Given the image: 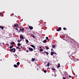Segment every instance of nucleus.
Instances as JSON below:
<instances>
[{"instance_id": "obj_1", "label": "nucleus", "mask_w": 79, "mask_h": 79, "mask_svg": "<svg viewBox=\"0 0 79 79\" xmlns=\"http://www.w3.org/2000/svg\"><path fill=\"white\" fill-rule=\"evenodd\" d=\"M10 52H13L14 53H15V52H16V49H15V48L10 49Z\"/></svg>"}, {"instance_id": "obj_2", "label": "nucleus", "mask_w": 79, "mask_h": 79, "mask_svg": "<svg viewBox=\"0 0 79 79\" xmlns=\"http://www.w3.org/2000/svg\"><path fill=\"white\" fill-rule=\"evenodd\" d=\"M19 31L22 32V33H24V29L23 28L19 29Z\"/></svg>"}, {"instance_id": "obj_3", "label": "nucleus", "mask_w": 79, "mask_h": 79, "mask_svg": "<svg viewBox=\"0 0 79 79\" xmlns=\"http://www.w3.org/2000/svg\"><path fill=\"white\" fill-rule=\"evenodd\" d=\"M61 30V27H59L57 29H56L57 31H60Z\"/></svg>"}, {"instance_id": "obj_4", "label": "nucleus", "mask_w": 79, "mask_h": 79, "mask_svg": "<svg viewBox=\"0 0 79 79\" xmlns=\"http://www.w3.org/2000/svg\"><path fill=\"white\" fill-rule=\"evenodd\" d=\"M29 50L31 51V52H32V51H33V49L32 48H28Z\"/></svg>"}, {"instance_id": "obj_5", "label": "nucleus", "mask_w": 79, "mask_h": 79, "mask_svg": "<svg viewBox=\"0 0 79 79\" xmlns=\"http://www.w3.org/2000/svg\"><path fill=\"white\" fill-rule=\"evenodd\" d=\"M29 29H30L31 30H32L33 29V27L31 26H29Z\"/></svg>"}, {"instance_id": "obj_6", "label": "nucleus", "mask_w": 79, "mask_h": 79, "mask_svg": "<svg viewBox=\"0 0 79 79\" xmlns=\"http://www.w3.org/2000/svg\"><path fill=\"white\" fill-rule=\"evenodd\" d=\"M55 53V52H51V55L52 56H53V55Z\"/></svg>"}, {"instance_id": "obj_7", "label": "nucleus", "mask_w": 79, "mask_h": 79, "mask_svg": "<svg viewBox=\"0 0 79 79\" xmlns=\"http://www.w3.org/2000/svg\"><path fill=\"white\" fill-rule=\"evenodd\" d=\"M20 39H24V37L22 36H20Z\"/></svg>"}, {"instance_id": "obj_8", "label": "nucleus", "mask_w": 79, "mask_h": 79, "mask_svg": "<svg viewBox=\"0 0 79 79\" xmlns=\"http://www.w3.org/2000/svg\"><path fill=\"white\" fill-rule=\"evenodd\" d=\"M12 44H13V45H15V42L13 41L11 42V44L12 45Z\"/></svg>"}, {"instance_id": "obj_9", "label": "nucleus", "mask_w": 79, "mask_h": 79, "mask_svg": "<svg viewBox=\"0 0 79 79\" xmlns=\"http://www.w3.org/2000/svg\"><path fill=\"white\" fill-rule=\"evenodd\" d=\"M31 47H33V48H35V46L33 44H31Z\"/></svg>"}, {"instance_id": "obj_10", "label": "nucleus", "mask_w": 79, "mask_h": 79, "mask_svg": "<svg viewBox=\"0 0 79 79\" xmlns=\"http://www.w3.org/2000/svg\"><path fill=\"white\" fill-rule=\"evenodd\" d=\"M60 63H58V65L57 66V68H60Z\"/></svg>"}, {"instance_id": "obj_11", "label": "nucleus", "mask_w": 79, "mask_h": 79, "mask_svg": "<svg viewBox=\"0 0 79 79\" xmlns=\"http://www.w3.org/2000/svg\"><path fill=\"white\" fill-rule=\"evenodd\" d=\"M0 28H1V29H3L4 27L2 26H0Z\"/></svg>"}, {"instance_id": "obj_12", "label": "nucleus", "mask_w": 79, "mask_h": 79, "mask_svg": "<svg viewBox=\"0 0 79 79\" xmlns=\"http://www.w3.org/2000/svg\"><path fill=\"white\" fill-rule=\"evenodd\" d=\"M43 42V43H46V42H47V40L46 39L44 40Z\"/></svg>"}, {"instance_id": "obj_13", "label": "nucleus", "mask_w": 79, "mask_h": 79, "mask_svg": "<svg viewBox=\"0 0 79 79\" xmlns=\"http://www.w3.org/2000/svg\"><path fill=\"white\" fill-rule=\"evenodd\" d=\"M35 60V58H32V59L31 60V61H34Z\"/></svg>"}, {"instance_id": "obj_14", "label": "nucleus", "mask_w": 79, "mask_h": 79, "mask_svg": "<svg viewBox=\"0 0 79 79\" xmlns=\"http://www.w3.org/2000/svg\"><path fill=\"white\" fill-rule=\"evenodd\" d=\"M13 45H12V46H10V48H13Z\"/></svg>"}, {"instance_id": "obj_15", "label": "nucleus", "mask_w": 79, "mask_h": 79, "mask_svg": "<svg viewBox=\"0 0 79 79\" xmlns=\"http://www.w3.org/2000/svg\"><path fill=\"white\" fill-rule=\"evenodd\" d=\"M25 40H26V42L27 44V43H28V42H29V41H28V40L26 39Z\"/></svg>"}, {"instance_id": "obj_16", "label": "nucleus", "mask_w": 79, "mask_h": 79, "mask_svg": "<svg viewBox=\"0 0 79 79\" xmlns=\"http://www.w3.org/2000/svg\"><path fill=\"white\" fill-rule=\"evenodd\" d=\"M17 45L18 46H21V44L20 43H18Z\"/></svg>"}, {"instance_id": "obj_17", "label": "nucleus", "mask_w": 79, "mask_h": 79, "mask_svg": "<svg viewBox=\"0 0 79 79\" xmlns=\"http://www.w3.org/2000/svg\"><path fill=\"white\" fill-rule=\"evenodd\" d=\"M19 26L18 24H16L15 25V27H16L17 26Z\"/></svg>"}, {"instance_id": "obj_18", "label": "nucleus", "mask_w": 79, "mask_h": 79, "mask_svg": "<svg viewBox=\"0 0 79 79\" xmlns=\"http://www.w3.org/2000/svg\"><path fill=\"white\" fill-rule=\"evenodd\" d=\"M46 48L47 50H48V49H49V48L48 46H47L46 47Z\"/></svg>"}, {"instance_id": "obj_19", "label": "nucleus", "mask_w": 79, "mask_h": 79, "mask_svg": "<svg viewBox=\"0 0 79 79\" xmlns=\"http://www.w3.org/2000/svg\"><path fill=\"white\" fill-rule=\"evenodd\" d=\"M14 67H15V68H17V65L16 64H14Z\"/></svg>"}, {"instance_id": "obj_20", "label": "nucleus", "mask_w": 79, "mask_h": 79, "mask_svg": "<svg viewBox=\"0 0 79 79\" xmlns=\"http://www.w3.org/2000/svg\"><path fill=\"white\" fill-rule=\"evenodd\" d=\"M47 66L48 67L50 66V63H48L47 64Z\"/></svg>"}, {"instance_id": "obj_21", "label": "nucleus", "mask_w": 79, "mask_h": 79, "mask_svg": "<svg viewBox=\"0 0 79 79\" xmlns=\"http://www.w3.org/2000/svg\"><path fill=\"white\" fill-rule=\"evenodd\" d=\"M52 70H53V71H55V70H56V69H55L53 68H52Z\"/></svg>"}, {"instance_id": "obj_22", "label": "nucleus", "mask_w": 79, "mask_h": 79, "mask_svg": "<svg viewBox=\"0 0 79 79\" xmlns=\"http://www.w3.org/2000/svg\"><path fill=\"white\" fill-rule=\"evenodd\" d=\"M20 64V63H19V62H18L17 63V65H19V64Z\"/></svg>"}, {"instance_id": "obj_23", "label": "nucleus", "mask_w": 79, "mask_h": 79, "mask_svg": "<svg viewBox=\"0 0 79 79\" xmlns=\"http://www.w3.org/2000/svg\"><path fill=\"white\" fill-rule=\"evenodd\" d=\"M21 40H18L17 41V42L19 43L20 42H21Z\"/></svg>"}, {"instance_id": "obj_24", "label": "nucleus", "mask_w": 79, "mask_h": 79, "mask_svg": "<svg viewBox=\"0 0 79 79\" xmlns=\"http://www.w3.org/2000/svg\"><path fill=\"white\" fill-rule=\"evenodd\" d=\"M43 50H43V49H40V52H42V51H43Z\"/></svg>"}, {"instance_id": "obj_25", "label": "nucleus", "mask_w": 79, "mask_h": 79, "mask_svg": "<svg viewBox=\"0 0 79 79\" xmlns=\"http://www.w3.org/2000/svg\"><path fill=\"white\" fill-rule=\"evenodd\" d=\"M55 45H53L52 46V48H55Z\"/></svg>"}, {"instance_id": "obj_26", "label": "nucleus", "mask_w": 79, "mask_h": 79, "mask_svg": "<svg viewBox=\"0 0 79 79\" xmlns=\"http://www.w3.org/2000/svg\"><path fill=\"white\" fill-rule=\"evenodd\" d=\"M44 73H47V70H44Z\"/></svg>"}, {"instance_id": "obj_27", "label": "nucleus", "mask_w": 79, "mask_h": 79, "mask_svg": "<svg viewBox=\"0 0 79 79\" xmlns=\"http://www.w3.org/2000/svg\"><path fill=\"white\" fill-rule=\"evenodd\" d=\"M46 39L47 40H48V37H46Z\"/></svg>"}, {"instance_id": "obj_28", "label": "nucleus", "mask_w": 79, "mask_h": 79, "mask_svg": "<svg viewBox=\"0 0 79 79\" xmlns=\"http://www.w3.org/2000/svg\"><path fill=\"white\" fill-rule=\"evenodd\" d=\"M46 53L47 54V55H48V54H49V53H48V52H47Z\"/></svg>"}, {"instance_id": "obj_29", "label": "nucleus", "mask_w": 79, "mask_h": 79, "mask_svg": "<svg viewBox=\"0 0 79 79\" xmlns=\"http://www.w3.org/2000/svg\"><path fill=\"white\" fill-rule=\"evenodd\" d=\"M15 29H16L17 31H18V29L16 28H15Z\"/></svg>"}, {"instance_id": "obj_30", "label": "nucleus", "mask_w": 79, "mask_h": 79, "mask_svg": "<svg viewBox=\"0 0 79 79\" xmlns=\"http://www.w3.org/2000/svg\"><path fill=\"white\" fill-rule=\"evenodd\" d=\"M66 29L65 27H64L63 28V29L64 30H66Z\"/></svg>"}, {"instance_id": "obj_31", "label": "nucleus", "mask_w": 79, "mask_h": 79, "mask_svg": "<svg viewBox=\"0 0 79 79\" xmlns=\"http://www.w3.org/2000/svg\"><path fill=\"white\" fill-rule=\"evenodd\" d=\"M69 78H71V75H69Z\"/></svg>"}, {"instance_id": "obj_32", "label": "nucleus", "mask_w": 79, "mask_h": 79, "mask_svg": "<svg viewBox=\"0 0 79 79\" xmlns=\"http://www.w3.org/2000/svg\"><path fill=\"white\" fill-rule=\"evenodd\" d=\"M32 37H33V38H35V36L33 35V36H32Z\"/></svg>"}, {"instance_id": "obj_33", "label": "nucleus", "mask_w": 79, "mask_h": 79, "mask_svg": "<svg viewBox=\"0 0 79 79\" xmlns=\"http://www.w3.org/2000/svg\"><path fill=\"white\" fill-rule=\"evenodd\" d=\"M20 47H21V48H23V47L22 46H20Z\"/></svg>"}, {"instance_id": "obj_34", "label": "nucleus", "mask_w": 79, "mask_h": 79, "mask_svg": "<svg viewBox=\"0 0 79 79\" xmlns=\"http://www.w3.org/2000/svg\"><path fill=\"white\" fill-rule=\"evenodd\" d=\"M33 49H34V50H36V49L35 48H33Z\"/></svg>"}, {"instance_id": "obj_35", "label": "nucleus", "mask_w": 79, "mask_h": 79, "mask_svg": "<svg viewBox=\"0 0 79 79\" xmlns=\"http://www.w3.org/2000/svg\"><path fill=\"white\" fill-rule=\"evenodd\" d=\"M2 14V12H1L0 13V15H1Z\"/></svg>"}, {"instance_id": "obj_36", "label": "nucleus", "mask_w": 79, "mask_h": 79, "mask_svg": "<svg viewBox=\"0 0 79 79\" xmlns=\"http://www.w3.org/2000/svg\"><path fill=\"white\" fill-rule=\"evenodd\" d=\"M75 49V50H76V47H75V49Z\"/></svg>"}, {"instance_id": "obj_37", "label": "nucleus", "mask_w": 79, "mask_h": 79, "mask_svg": "<svg viewBox=\"0 0 79 79\" xmlns=\"http://www.w3.org/2000/svg\"><path fill=\"white\" fill-rule=\"evenodd\" d=\"M51 52H53V48H51Z\"/></svg>"}, {"instance_id": "obj_38", "label": "nucleus", "mask_w": 79, "mask_h": 79, "mask_svg": "<svg viewBox=\"0 0 79 79\" xmlns=\"http://www.w3.org/2000/svg\"><path fill=\"white\" fill-rule=\"evenodd\" d=\"M47 69H50V68H49V67H48L47 68Z\"/></svg>"}, {"instance_id": "obj_39", "label": "nucleus", "mask_w": 79, "mask_h": 79, "mask_svg": "<svg viewBox=\"0 0 79 79\" xmlns=\"http://www.w3.org/2000/svg\"><path fill=\"white\" fill-rule=\"evenodd\" d=\"M26 52H27V53H28V52H29V51L27 50V51H26Z\"/></svg>"}, {"instance_id": "obj_40", "label": "nucleus", "mask_w": 79, "mask_h": 79, "mask_svg": "<svg viewBox=\"0 0 79 79\" xmlns=\"http://www.w3.org/2000/svg\"><path fill=\"white\" fill-rule=\"evenodd\" d=\"M63 79H66V78L64 77H63Z\"/></svg>"}, {"instance_id": "obj_41", "label": "nucleus", "mask_w": 79, "mask_h": 79, "mask_svg": "<svg viewBox=\"0 0 79 79\" xmlns=\"http://www.w3.org/2000/svg\"><path fill=\"white\" fill-rule=\"evenodd\" d=\"M2 44H3V45H5V44H4V43H2Z\"/></svg>"}, {"instance_id": "obj_42", "label": "nucleus", "mask_w": 79, "mask_h": 79, "mask_svg": "<svg viewBox=\"0 0 79 79\" xmlns=\"http://www.w3.org/2000/svg\"><path fill=\"white\" fill-rule=\"evenodd\" d=\"M35 56H37V54H35Z\"/></svg>"}, {"instance_id": "obj_43", "label": "nucleus", "mask_w": 79, "mask_h": 79, "mask_svg": "<svg viewBox=\"0 0 79 79\" xmlns=\"http://www.w3.org/2000/svg\"><path fill=\"white\" fill-rule=\"evenodd\" d=\"M19 48V47H16L17 49V48Z\"/></svg>"}, {"instance_id": "obj_44", "label": "nucleus", "mask_w": 79, "mask_h": 79, "mask_svg": "<svg viewBox=\"0 0 79 79\" xmlns=\"http://www.w3.org/2000/svg\"><path fill=\"white\" fill-rule=\"evenodd\" d=\"M19 48V49H21V48H19H19Z\"/></svg>"}, {"instance_id": "obj_45", "label": "nucleus", "mask_w": 79, "mask_h": 79, "mask_svg": "<svg viewBox=\"0 0 79 79\" xmlns=\"http://www.w3.org/2000/svg\"><path fill=\"white\" fill-rule=\"evenodd\" d=\"M18 27L19 28V27L18 26V27H16V28H18Z\"/></svg>"}, {"instance_id": "obj_46", "label": "nucleus", "mask_w": 79, "mask_h": 79, "mask_svg": "<svg viewBox=\"0 0 79 79\" xmlns=\"http://www.w3.org/2000/svg\"><path fill=\"white\" fill-rule=\"evenodd\" d=\"M18 32H19H19H21V31H18Z\"/></svg>"}, {"instance_id": "obj_47", "label": "nucleus", "mask_w": 79, "mask_h": 79, "mask_svg": "<svg viewBox=\"0 0 79 79\" xmlns=\"http://www.w3.org/2000/svg\"><path fill=\"white\" fill-rule=\"evenodd\" d=\"M42 48L41 47H40V48Z\"/></svg>"}, {"instance_id": "obj_48", "label": "nucleus", "mask_w": 79, "mask_h": 79, "mask_svg": "<svg viewBox=\"0 0 79 79\" xmlns=\"http://www.w3.org/2000/svg\"><path fill=\"white\" fill-rule=\"evenodd\" d=\"M46 52H47L46 51L44 52V53H46Z\"/></svg>"}, {"instance_id": "obj_49", "label": "nucleus", "mask_w": 79, "mask_h": 79, "mask_svg": "<svg viewBox=\"0 0 79 79\" xmlns=\"http://www.w3.org/2000/svg\"><path fill=\"white\" fill-rule=\"evenodd\" d=\"M15 33L13 34V35H15Z\"/></svg>"}, {"instance_id": "obj_50", "label": "nucleus", "mask_w": 79, "mask_h": 79, "mask_svg": "<svg viewBox=\"0 0 79 79\" xmlns=\"http://www.w3.org/2000/svg\"><path fill=\"white\" fill-rule=\"evenodd\" d=\"M37 69V70H38V69Z\"/></svg>"}, {"instance_id": "obj_51", "label": "nucleus", "mask_w": 79, "mask_h": 79, "mask_svg": "<svg viewBox=\"0 0 79 79\" xmlns=\"http://www.w3.org/2000/svg\"><path fill=\"white\" fill-rule=\"evenodd\" d=\"M35 52V51H34Z\"/></svg>"}, {"instance_id": "obj_52", "label": "nucleus", "mask_w": 79, "mask_h": 79, "mask_svg": "<svg viewBox=\"0 0 79 79\" xmlns=\"http://www.w3.org/2000/svg\"><path fill=\"white\" fill-rule=\"evenodd\" d=\"M55 54H56V53H55Z\"/></svg>"}, {"instance_id": "obj_53", "label": "nucleus", "mask_w": 79, "mask_h": 79, "mask_svg": "<svg viewBox=\"0 0 79 79\" xmlns=\"http://www.w3.org/2000/svg\"><path fill=\"white\" fill-rule=\"evenodd\" d=\"M53 51H54V50H53Z\"/></svg>"}]
</instances>
